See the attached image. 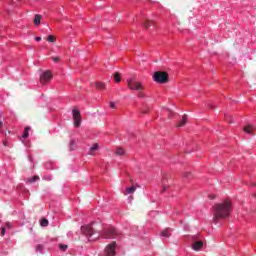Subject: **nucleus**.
Returning a JSON list of instances; mask_svg holds the SVG:
<instances>
[{"label":"nucleus","mask_w":256,"mask_h":256,"mask_svg":"<svg viewBox=\"0 0 256 256\" xmlns=\"http://www.w3.org/2000/svg\"><path fill=\"white\" fill-rule=\"evenodd\" d=\"M142 113H147V111H142Z\"/></svg>","instance_id":"f704fd0d"},{"label":"nucleus","mask_w":256,"mask_h":256,"mask_svg":"<svg viewBox=\"0 0 256 256\" xmlns=\"http://www.w3.org/2000/svg\"><path fill=\"white\" fill-rule=\"evenodd\" d=\"M116 155H125V150L123 148H117L115 151Z\"/></svg>","instance_id":"5701e85b"},{"label":"nucleus","mask_w":256,"mask_h":256,"mask_svg":"<svg viewBox=\"0 0 256 256\" xmlns=\"http://www.w3.org/2000/svg\"><path fill=\"white\" fill-rule=\"evenodd\" d=\"M116 235H117V230H115V228L113 227H109L103 233L104 239H113V237H116Z\"/></svg>","instance_id":"0eeeda50"},{"label":"nucleus","mask_w":256,"mask_h":256,"mask_svg":"<svg viewBox=\"0 0 256 256\" xmlns=\"http://www.w3.org/2000/svg\"><path fill=\"white\" fill-rule=\"evenodd\" d=\"M73 118H74V125L75 127H79L81 125V112L79 110H72Z\"/></svg>","instance_id":"6e6552de"},{"label":"nucleus","mask_w":256,"mask_h":256,"mask_svg":"<svg viewBox=\"0 0 256 256\" xmlns=\"http://www.w3.org/2000/svg\"><path fill=\"white\" fill-rule=\"evenodd\" d=\"M53 79V75L50 71H46L40 75V83L41 85H46V83H49Z\"/></svg>","instance_id":"423d86ee"},{"label":"nucleus","mask_w":256,"mask_h":256,"mask_svg":"<svg viewBox=\"0 0 256 256\" xmlns=\"http://www.w3.org/2000/svg\"><path fill=\"white\" fill-rule=\"evenodd\" d=\"M244 133H247L248 135H253L254 131H255V126L248 124L247 126L244 127Z\"/></svg>","instance_id":"1a4fd4ad"},{"label":"nucleus","mask_w":256,"mask_h":256,"mask_svg":"<svg viewBox=\"0 0 256 256\" xmlns=\"http://www.w3.org/2000/svg\"><path fill=\"white\" fill-rule=\"evenodd\" d=\"M29 131H31V127L27 126L25 129H24V134H23V138L24 139H27V137H29Z\"/></svg>","instance_id":"6ab92c4d"},{"label":"nucleus","mask_w":256,"mask_h":256,"mask_svg":"<svg viewBox=\"0 0 256 256\" xmlns=\"http://www.w3.org/2000/svg\"><path fill=\"white\" fill-rule=\"evenodd\" d=\"M81 232L87 237L88 241H97V239H99V236L93 237V235H95V230H93L91 225L82 226Z\"/></svg>","instance_id":"20e7f679"},{"label":"nucleus","mask_w":256,"mask_h":256,"mask_svg":"<svg viewBox=\"0 0 256 256\" xmlns=\"http://www.w3.org/2000/svg\"><path fill=\"white\" fill-rule=\"evenodd\" d=\"M52 61H54V63H59L60 59L59 57H51Z\"/></svg>","instance_id":"bb28decb"},{"label":"nucleus","mask_w":256,"mask_h":256,"mask_svg":"<svg viewBox=\"0 0 256 256\" xmlns=\"http://www.w3.org/2000/svg\"><path fill=\"white\" fill-rule=\"evenodd\" d=\"M214 223H218L219 219H227L231 215V201L225 200L224 202L214 205Z\"/></svg>","instance_id":"f257e3e1"},{"label":"nucleus","mask_w":256,"mask_h":256,"mask_svg":"<svg viewBox=\"0 0 256 256\" xmlns=\"http://www.w3.org/2000/svg\"><path fill=\"white\" fill-rule=\"evenodd\" d=\"M135 191H137V187L131 186V187L126 189V193L124 195H127V194L131 195V194L135 193Z\"/></svg>","instance_id":"dca6fc26"},{"label":"nucleus","mask_w":256,"mask_h":256,"mask_svg":"<svg viewBox=\"0 0 256 256\" xmlns=\"http://www.w3.org/2000/svg\"><path fill=\"white\" fill-rule=\"evenodd\" d=\"M5 231H6V230H5V227H3V228H2V232H1V235H2V236L5 235Z\"/></svg>","instance_id":"7c9ffc66"},{"label":"nucleus","mask_w":256,"mask_h":256,"mask_svg":"<svg viewBox=\"0 0 256 256\" xmlns=\"http://www.w3.org/2000/svg\"><path fill=\"white\" fill-rule=\"evenodd\" d=\"M153 80L156 83L165 85V83H169V74L165 71H156L153 75Z\"/></svg>","instance_id":"7ed1b4c3"},{"label":"nucleus","mask_w":256,"mask_h":256,"mask_svg":"<svg viewBox=\"0 0 256 256\" xmlns=\"http://www.w3.org/2000/svg\"><path fill=\"white\" fill-rule=\"evenodd\" d=\"M39 176H33L28 178V180L26 181V183L31 184V183H36V181H39Z\"/></svg>","instance_id":"f3484780"},{"label":"nucleus","mask_w":256,"mask_h":256,"mask_svg":"<svg viewBox=\"0 0 256 256\" xmlns=\"http://www.w3.org/2000/svg\"><path fill=\"white\" fill-rule=\"evenodd\" d=\"M99 149V144L95 143L90 149L88 155H95V151Z\"/></svg>","instance_id":"f8f14e48"},{"label":"nucleus","mask_w":256,"mask_h":256,"mask_svg":"<svg viewBox=\"0 0 256 256\" xmlns=\"http://www.w3.org/2000/svg\"><path fill=\"white\" fill-rule=\"evenodd\" d=\"M41 19H42L41 15H39V14L35 15L34 25H40L41 24Z\"/></svg>","instance_id":"a211bd4d"},{"label":"nucleus","mask_w":256,"mask_h":256,"mask_svg":"<svg viewBox=\"0 0 256 256\" xmlns=\"http://www.w3.org/2000/svg\"><path fill=\"white\" fill-rule=\"evenodd\" d=\"M60 250L61 251H67V249H68V246L67 245H65V244H60Z\"/></svg>","instance_id":"a878e982"},{"label":"nucleus","mask_w":256,"mask_h":256,"mask_svg":"<svg viewBox=\"0 0 256 256\" xmlns=\"http://www.w3.org/2000/svg\"><path fill=\"white\" fill-rule=\"evenodd\" d=\"M162 237L169 238L171 237V228H167L161 232Z\"/></svg>","instance_id":"ddd939ff"},{"label":"nucleus","mask_w":256,"mask_h":256,"mask_svg":"<svg viewBox=\"0 0 256 256\" xmlns=\"http://www.w3.org/2000/svg\"><path fill=\"white\" fill-rule=\"evenodd\" d=\"M114 80L116 81V83H121V74L119 72H116L114 74Z\"/></svg>","instance_id":"aec40b11"},{"label":"nucleus","mask_w":256,"mask_h":256,"mask_svg":"<svg viewBox=\"0 0 256 256\" xmlns=\"http://www.w3.org/2000/svg\"><path fill=\"white\" fill-rule=\"evenodd\" d=\"M95 87H96V89H99L100 91H102L103 89H107V86L103 82H96Z\"/></svg>","instance_id":"4468645a"},{"label":"nucleus","mask_w":256,"mask_h":256,"mask_svg":"<svg viewBox=\"0 0 256 256\" xmlns=\"http://www.w3.org/2000/svg\"><path fill=\"white\" fill-rule=\"evenodd\" d=\"M117 247V242H112L111 244H108L105 248V255L106 256H115L116 252L115 249Z\"/></svg>","instance_id":"39448f33"},{"label":"nucleus","mask_w":256,"mask_h":256,"mask_svg":"<svg viewBox=\"0 0 256 256\" xmlns=\"http://www.w3.org/2000/svg\"><path fill=\"white\" fill-rule=\"evenodd\" d=\"M3 121H5V118H3V114L0 113V131H1V128L3 127Z\"/></svg>","instance_id":"393cba45"},{"label":"nucleus","mask_w":256,"mask_h":256,"mask_svg":"<svg viewBox=\"0 0 256 256\" xmlns=\"http://www.w3.org/2000/svg\"><path fill=\"white\" fill-rule=\"evenodd\" d=\"M127 85L131 91H138V97H143V90L145 87H143V83L137 80L135 76L127 79Z\"/></svg>","instance_id":"f03ea898"},{"label":"nucleus","mask_w":256,"mask_h":256,"mask_svg":"<svg viewBox=\"0 0 256 256\" xmlns=\"http://www.w3.org/2000/svg\"><path fill=\"white\" fill-rule=\"evenodd\" d=\"M40 225H41V227H48L49 226V220H47V219H42L41 221H40Z\"/></svg>","instance_id":"412c9836"},{"label":"nucleus","mask_w":256,"mask_h":256,"mask_svg":"<svg viewBox=\"0 0 256 256\" xmlns=\"http://www.w3.org/2000/svg\"><path fill=\"white\" fill-rule=\"evenodd\" d=\"M226 117V121H229V123H233V120L231 119V116H225Z\"/></svg>","instance_id":"c85d7f7f"},{"label":"nucleus","mask_w":256,"mask_h":256,"mask_svg":"<svg viewBox=\"0 0 256 256\" xmlns=\"http://www.w3.org/2000/svg\"><path fill=\"white\" fill-rule=\"evenodd\" d=\"M202 248H203V242L202 241H196L192 244V249L194 251H201Z\"/></svg>","instance_id":"9d476101"},{"label":"nucleus","mask_w":256,"mask_h":256,"mask_svg":"<svg viewBox=\"0 0 256 256\" xmlns=\"http://www.w3.org/2000/svg\"><path fill=\"white\" fill-rule=\"evenodd\" d=\"M186 123H187V115L184 114L182 117V120L178 123L177 127H185Z\"/></svg>","instance_id":"2eb2a0df"},{"label":"nucleus","mask_w":256,"mask_h":256,"mask_svg":"<svg viewBox=\"0 0 256 256\" xmlns=\"http://www.w3.org/2000/svg\"><path fill=\"white\" fill-rule=\"evenodd\" d=\"M211 199H215V196H212Z\"/></svg>","instance_id":"72a5a7b5"},{"label":"nucleus","mask_w":256,"mask_h":256,"mask_svg":"<svg viewBox=\"0 0 256 256\" xmlns=\"http://www.w3.org/2000/svg\"><path fill=\"white\" fill-rule=\"evenodd\" d=\"M155 25V22L153 20H145L144 21V29H149V27H153Z\"/></svg>","instance_id":"9b49d317"},{"label":"nucleus","mask_w":256,"mask_h":256,"mask_svg":"<svg viewBox=\"0 0 256 256\" xmlns=\"http://www.w3.org/2000/svg\"><path fill=\"white\" fill-rule=\"evenodd\" d=\"M167 178H163L162 180V185H163V189H162V193H164V191L167 189Z\"/></svg>","instance_id":"b1692460"},{"label":"nucleus","mask_w":256,"mask_h":256,"mask_svg":"<svg viewBox=\"0 0 256 256\" xmlns=\"http://www.w3.org/2000/svg\"><path fill=\"white\" fill-rule=\"evenodd\" d=\"M111 109H115V102H110Z\"/></svg>","instance_id":"c756f323"},{"label":"nucleus","mask_w":256,"mask_h":256,"mask_svg":"<svg viewBox=\"0 0 256 256\" xmlns=\"http://www.w3.org/2000/svg\"><path fill=\"white\" fill-rule=\"evenodd\" d=\"M6 227H11V224L10 223H6Z\"/></svg>","instance_id":"473e14b6"},{"label":"nucleus","mask_w":256,"mask_h":256,"mask_svg":"<svg viewBox=\"0 0 256 256\" xmlns=\"http://www.w3.org/2000/svg\"><path fill=\"white\" fill-rule=\"evenodd\" d=\"M35 40L36 41H41V37L38 36V37L35 38Z\"/></svg>","instance_id":"2f4dec72"},{"label":"nucleus","mask_w":256,"mask_h":256,"mask_svg":"<svg viewBox=\"0 0 256 256\" xmlns=\"http://www.w3.org/2000/svg\"><path fill=\"white\" fill-rule=\"evenodd\" d=\"M183 177H185L186 179H189V177H191V173L190 172H185L183 174Z\"/></svg>","instance_id":"cd10ccee"},{"label":"nucleus","mask_w":256,"mask_h":256,"mask_svg":"<svg viewBox=\"0 0 256 256\" xmlns=\"http://www.w3.org/2000/svg\"><path fill=\"white\" fill-rule=\"evenodd\" d=\"M47 41H48L49 43H55V41H57V38H56L55 36H53V35H49V36L47 37Z\"/></svg>","instance_id":"4be33fe9"}]
</instances>
